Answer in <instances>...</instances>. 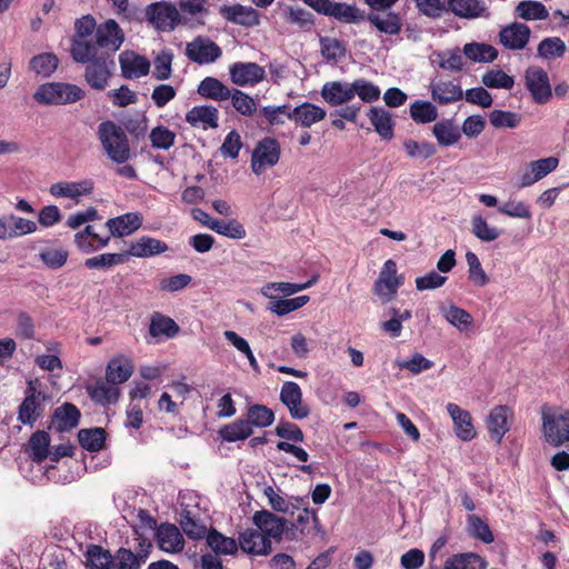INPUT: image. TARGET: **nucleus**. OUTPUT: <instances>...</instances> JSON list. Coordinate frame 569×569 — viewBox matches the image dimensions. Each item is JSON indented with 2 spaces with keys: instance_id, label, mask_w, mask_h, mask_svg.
I'll return each mask as SVG.
<instances>
[{
  "instance_id": "nucleus-1",
  "label": "nucleus",
  "mask_w": 569,
  "mask_h": 569,
  "mask_svg": "<svg viewBox=\"0 0 569 569\" xmlns=\"http://www.w3.org/2000/svg\"><path fill=\"white\" fill-rule=\"evenodd\" d=\"M99 141L107 156L122 164L130 158V146L124 130L111 120L102 121L97 131Z\"/></svg>"
},
{
  "instance_id": "nucleus-2",
  "label": "nucleus",
  "mask_w": 569,
  "mask_h": 569,
  "mask_svg": "<svg viewBox=\"0 0 569 569\" xmlns=\"http://www.w3.org/2000/svg\"><path fill=\"white\" fill-rule=\"evenodd\" d=\"M545 439L553 447L569 441V410L543 407L541 411Z\"/></svg>"
},
{
  "instance_id": "nucleus-3",
  "label": "nucleus",
  "mask_w": 569,
  "mask_h": 569,
  "mask_svg": "<svg viewBox=\"0 0 569 569\" xmlns=\"http://www.w3.org/2000/svg\"><path fill=\"white\" fill-rule=\"evenodd\" d=\"M84 91L71 83L49 82L41 84L33 93L40 104H68L81 100Z\"/></svg>"
},
{
  "instance_id": "nucleus-4",
  "label": "nucleus",
  "mask_w": 569,
  "mask_h": 569,
  "mask_svg": "<svg viewBox=\"0 0 569 569\" xmlns=\"http://www.w3.org/2000/svg\"><path fill=\"white\" fill-rule=\"evenodd\" d=\"M280 144L274 138H263L252 151L251 169L256 174H261L267 168L276 166L280 159Z\"/></svg>"
},
{
  "instance_id": "nucleus-5",
  "label": "nucleus",
  "mask_w": 569,
  "mask_h": 569,
  "mask_svg": "<svg viewBox=\"0 0 569 569\" xmlns=\"http://www.w3.org/2000/svg\"><path fill=\"white\" fill-rule=\"evenodd\" d=\"M147 19L159 31H172L180 23L178 8L169 2H156L148 6Z\"/></svg>"
},
{
  "instance_id": "nucleus-6",
  "label": "nucleus",
  "mask_w": 569,
  "mask_h": 569,
  "mask_svg": "<svg viewBox=\"0 0 569 569\" xmlns=\"http://www.w3.org/2000/svg\"><path fill=\"white\" fill-rule=\"evenodd\" d=\"M525 84L536 103L543 104L550 100L552 89L548 73L541 67L531 66L527 68L525 72Z\"/></svg>"
},
{
  "instance_id": "nucleus-7",
  "label": "nucleus",
  "mask_w": 569,
  "mask_h": 569,
  "mask_svg": "<svg viewBox=\"0 0 569 569\" xmlns=\"http://www.w3.org/2000/svg\"><path fill=\"white\" fill-rule=\"evenodd\" d=\"M113 69V59L109 54H101L99 58L88 62L84 70V79L92 89L103 90L108 86Z\"/></svg>"
},
{
  "instance_id": "nucleus-8",
  "label": "nucleus",
  "mask_w": 569,
  "mask_h": 569,
  "mask_svg": "<svg viewBox=\"0 0 569 569\" xmlns=\"http://www.w3.org/2000/svg\"><path fill=\"white\" fill-rule=\"evenodd\" d=\"M184 53L193 62L209 64L218 60L222 51L211 39L199 36L187 43Z\"/></svg>"
},
{
  "instance_id": "nucleus-9",
  "label": "nucleus",
  "mask_w": 569,
  "mask_h": 569,
  "mask_svg": "<svg viewBox=\"0 0 569 569\" xmlns=\"http://www.w3.org/2000/svg\"><path fill=\"white\" fill-rule=\"evenodd\" d=\"M279 398L292 419L302 420L310 415L309 407L302 400V390L297 382L286 381L281 387Z\"/></svg>"
},
{
  "instance_id": "nucleus-10",
  "label": "nucleus",
  "mask_w": 569,
  "mask_h": 569,
  "mask_svg": "<svg viewBox=\"0 0 569 569\" xmlns=\"http://www.w3.org/2000/svg\"><path fill=\"white\" fill-rule=\"evenodd\" d=\"M229 74L239 87H253L266 78L264 68L256 62H234L229 67Z\"/></svg>"
},
{
  "instance_id": "nucleus-11",
  "label": "nucleus",
  "mask_w": 569,
  "mask_h": 569,
  "mask_svg": "<svg viewBox=\"0 0 569 569\" xmlns=\"http://www.w3.org/2000/svg\"><path fill=\"white\" fill-rule=\"evenodd\" d=\"M401 284V278L397 277L396 262L391 259L387 260L375 282V292L383 299V302H388L395 297Z\"/></svg>"
},
{
  "instance_id": "nucleus-12",
  "label": "nucleus",
  "mask_w": 569,
  "mask_h": 569,
  "mask_svg": "<svg viewBox=\"0 0 569 569\" xmlns=\"http://www.w3.org/2000/svg\"><path fill=\"white\" fill-rule=\"evenodd\" d=\"M530 28L521 22H512L501 28L499 32L500 43L509 50H522L529 42Z\"/></svg>"
},
{
  "instance_id": "nucleus-13",
  "label": "nucleus",
  "mask_w": 569,
  "mask_h": 569,
  "mask_svg": "<svg viewBox=\"0 0 569 569\" xmlns=\"http://www.w3.org/2000/svg\"><path fill=\"white\" fill-rule=\"evenodd\" d=\"M80 418L81 412L77 406L64 402L54 409L49 429H53L57 432H69L78 427Z\"/></svg>"
},
{
  "instance_id": "nucleus-14",
  "label": "nucleus",
  "mask_w": 569,
  "mask_h": 569,
  "mask_svg": "<svg viewBox=\"0 0 569 569\" xmlns=\"http://www.w3.org/2000/svg\"><path fill=\"white\" fill-rule=\"evenodd\" d=\"M26 392V398L19 406L18 420L24 425L33 426L43 409L40 402L41 392L36 389L32 381H29Z\"/></svg>"
},
{
  "instance_id": "nucleus-15",
  "label": "nucleus",
  "mask_w": 569,
  "mask_h": 569,
  "mask_svg": "<svg viewBox=\"0 0 569 569\" xmlns=\"http://www.w3.org/2000/svg\"><path fill=\"white\" fill-rule=\"evenodd\" d=\"M94 39L101 49L116 52L124 41V33L114 20L109 19L104 23L98 26Z\"/></svg>"
},
{
  "instance_id": "nucleus-16",
  "label": "nucleus",
  "mask_w": 569,
  "mask_h": 569,
  "mask_svg": "<svg viewBox=\"0 0 569 569\" xmlns=\"http://www.w3.org/2000/svg\"><path fill=\"white\" fill-rule=\"evenodd\" d=\"M558 164L559 160L556 157L541 158L539 160L529 162L525 172L521 174L519 188L532 186L556 170Z\"/></svg>"
},
{
  "instance_id": "nucleus-17",
  "label": "nucleus",
  "mask_w": 569,
  "mask_h": 569,
  "mask_svg": "<svg viewBox=\"0 0 569 569\" xmlns=\"http://www.w3.org/2000/svg\"><path fill=\"white\" fill-rule=\"evenodd\" d=\"M121 74L126 79H138L144 77L150 71L149 60L136 53L134 51H123L119 56Z\"/></svg>"
},
{
  "instance_id": "nucleus-18",
  "label": "nucleus",
  "mask_w": 569,
  "mask_h": 569,
  "mask_svg": "<svg viewBox=\"0 0 569 569\" xmlns=\"http://www.w3.org/2000/svg\"><path fill=\"white\" fill-rule=\"evenodd\" d=\"M511 417L512 411L507 406H497L491 409L486 423L491 439L497 443H500L503 436L509 431Z\"/></svg>"
},
{
  "instance_id": "nucleus-19",
  "label": "nucleus",
  "mask_w": 569,
  "mask_h": 569,
  "mask_svg": "<svg viewBox=\"0 0 569 569\" xmlns=\"http://www.w3.org/2000/svg\"><path fill=\"white\" fill-rule=\"evenodd\" d=\"M238 547L249 555L264 556L271 551V541L259 530L247 529L238 537Z\"/></svg>"
},
{
  "instance_id": "nucleus-20",
  "label": "nucleus",
  "mask_w": 569,
  "mask_h": 569,
  "mask_svg": "<svg viewBox=\"0 0 569 569\" xmlns=\"http://www.w3.org/2000/svg\"><path fill=\"white\" fill-rule=\"evenodd\" d=\"M322 99L332 107H339L350 102L353 97L352 82L329 81L321 88Z\"/></svg>"
},
{
  "instance_id": "nucleus-21",
  "label": "nucleus",
  "mask_w": 569,
  "mask_h": 569,
  "mask_svg": "<svg viewBox=\"0 0 569 569\" xmlns=\"http://www.w3.org/2000/svg\"><path fill=\"white\" fill-rule=\"evenodd\" d=\"M429 89L432 100L440 106H448L463 98L462 88L450 80H432Z\"/></svg>"
},
{
  "instance_id": "nucleus-22",
  "label": "nucleus",
  "mask_w": 569,
  "mask_h": 569,
  "mask_svg": "<svg viewBox=\"0 0 569 569\" xmlns=\"http://www.w3.org/2000/svg\"><path fill=\"white\" fill-rule=\"evenodd\" d=\"M219 111L213 106H196L186 113V121L194 128L216 129L218 128Z\"/></svg>"
},
{
  "instance_id": "nucleus-23",
  "label": "nucleus",
  "mask_w": 569,
  "mask_h": 569,
  "mask_svg": "<svg viewBox=\"0 0 569 569\" xmlns=\"http://www.w3.org/2000/svg\"><path fill=\"white\" fill-rule=\"evenodd\" d=\"M220 13L228 21L243 27H256L260 23L259 12L252 7L223 6L220 8Z\"/></svg>"
},
{
  "instance_id": "nucleus-24",
  "label": "nucleus",
  "mask_w": 569,
  "mask_h": 569,
  "mask_svg": "<svg viewBox=\"0 0 569 569\" xmlns=\"http://www.w3.org/2000/svg\"><path fill=\"white\" fill-rule=\"evenodd\" d=\"M168 250V244L159 239L151 237H140L131 241L126 254L129 257L148 258L161 254Z\"/></svg>"
},
{
  "instance_id": "nucleus-25",
  "label": "nucleus",
  "mask_w": 569,
  "mask_h": 569,
  "mask_svg": "<svg viewBox=\"0 0 569 569\" xmlns=\"http://www.w3.org/2000/svg\"><path fill=\"white\" fill-rule=\"evenodd\" d=\"M253 522L262 535L280 540L284 530L286 521L268 510L257 511L253 516Z\"/></svg>"
},
{
  "instance_id": "nucleus-26",
  "label": "nucleus",
  "mask_w": 569,
  "mask_h": 569,
  "mask_svg": "<svg viewBox=\"0 0 569 569\" xmlns=\"http://www.w3.org/2000/svg\"><path fill=\"white\" fill-rule=\"evenodd\" d=\"M93 190V182L89 179L82 181H59L50 186L49 192L56 198L78 199L90 194Z\"/></svg>"
},
{
  "instance_id": "nucleus-27",
  "label": "nucleus",
  "mask_w": 569,
  "mask_h": 569,
  "mask_svg": "<svg viewBox=\"0 0 569 569\" xmlns=\"http://www.w3.org/2000/svg\"><path fill=\"white\" fill-rule=\"evenodd\" d=\"M326 110L319 106L310 102H303L293 109L290 108L288 119L293 120L296 123L303 128H309L312 124L326 118Z\"/></svg>"
},
{
  "instance_id": "nucleus-28",
  "label": "nucleus",
  "mask_w": 569,
  "mask_h": 569,
  "mask_svg": "<svg viewBox=\"0 0 569 569\" xmlns=\"http://www.w3.org/2000/svg\"><path fill=\"white\" fill-rule=\"evenodd\" d=\"M447 411L455 423V430L458 438L463 441L473 439L476 431L470 413L458 405L451 402L447 405Z\"/></svg>"
},
{
  "instance_id": "nucleus-29",
  "label": "nucleus",
  "mask_w": 569,
  "mask_h": 569,
  "mask_svg": "<svg viewBox=\"0 0 569 569\" xmlns=\"http://www.w3.org/2000/svg\"><path fill=\"white\" fill-rule=\"evenodd\" d=\"M142 224V217L138 212H128L106 222L111 236L124 237L138 230Z\"/></svg>"
},
{
  "instance_id": "nucleus-30",
  "label": "nucleus",
  "mask_w": 569,
  "mask_h": 569,
  "mask_svg": "<svg viewBox=\"0 0 569 569\" xmlns=\"http://www.w3.org/2000/svg\"><path fill=\"white\" fill-rule=\"evenodd\" d=\"M157 537L159 548L166 552L173 553L183 549V537L174 525H161L158 529Z\"/></svg>"
},
{
  "instance_id": "nucleus-31",
  "label": "nucleus",
  "mask_w": 569,
  "mask_h": 569,
  "mask_svg": "<svg viewBox=\"0 0 569 569\" xmlns=\"http://www.w3.org/2000/svg\"><path fill=\"white\" fill-rule=\"evenodd\" d=\"M199 96L213 101H224L232 94V89L214 77H206L197 88Z\"/></svg>"
},
{
  "instance_id": "nucleus-32",
  "label": "nucleus",
  "mask_w": 569,
  "mask_h": 569,
  "mask_svg": "<svg viewBox=\"0 0 569 569\" xmlns=\"http://www.w3.org/2000/svg\"><path fill=\"white\" fill-rule=\"evenodd\" d=\"M376 132L385 140H391L395 136L391 113L382 108L371 107L367 113Z\"/></svg>"
},
{
  "instance_id": "nucleus-33",
  "label": "nucleus",
  "mask_w": 569,
  "mask_h": 569,
  "mask_svg": "<svg viewBox=\"0 0 569 569\" xmlns=\"http://www.w3.org/2000/svg\"><path fill=\"white\" fill-rule=\"evenodd\" d=\"M180 331L177 322L160 312H154L151 316L150 325H149V335L158 339L160 337H164L167 339L174 338Z\"/></svg>"
},
{
  "instance_id": "nucleus-34",
  "label": "nucleus",
  "mask_w": 569,
  "mask_h": 569,
  "mask_svg": "<svg viewBox=\"0 0 569 569\" xmlns=\"http://www.w3.org/2000/svg\"><path fill=\"white\" fill-rule=\"evenodd\" d=\"M132 373V361L123 357L111 359L106 368V379L108 382L116 386L129 380Z\"/></svg>"
},
{
  "instance_id": "nucleus-35",
  "label": "nucleus",
  "mask_w": 569,
  "mask_h": 569,
  "mask_svg": "<svg viewBox=\"0 0 569 569\" xmlns=\"http://www.w3.org/2000/svg\"><path fill=\"white\" fill-rule=\"evenodd\" d=\"M366 19L370 21L380 32L397 36L402 28L401 18L398 13L388 11L386 13L370 12Z\"/></svg>"
},
{
  "instance_id": "nucleus-36",
  "label": "nucleus",
  "mask_w": 569,
  "mask_h": 569,
  "mask_svg": "<svg viewBox=\"0 0 569 569\" xmlns=\"http://www.w3.org/2000/svg\"><path fill=\"white\" fill-rule=\"evenodd\" d=\"M448 8L458 17L475 19L488 16L487 7L479 0H448Z\"/></svg>"
},
{
  "instance_id": "nucleus-37",
  "label": "nucleus",
  "mask_w": 569,
  "mask_h": 569,
  "mask_svg": "<svg viewBox=\"0 0 569 569\" xmlns=\"http://www.w3.org/2000/svg\"><path fill=\"white\" fill-rule=\"evenodd\" d=\"M486 560L477 553L465 552L457 553L449 557L443 565L442 569H486ZM429 569H439L438 567H430Z\"/></svg>"
},
{
  "instance_id": "nucleus-38",
  "label": "nucleus",
  "mask_w": 569,
  "mask_h": 569,
  "mask_svg": "<svg viewBox=\"0 0 569 569\" xmlns=\"http://www.w3.org/2000/svg\"><path fill=\"white\" fill-rule=\"evenodd\" d=\"M50 435L44 430H37L31 435L27 451L32 461L40 463L50 456Z\"/></svg>"
},
{
  "instance_id": "nucleus-39",
  "label": "nucleus",
  "mask_w": 569,
  "mask_h": 569,
  "mask_svg": "<svg viewBox=\"0 0 569 569\" xmlns=\"http://www.w3.org/2000/svg\"><path fill=\"white\" fill-rule=\"evenodd\" d=\"M87 391L92 400L101 405L116 403L119 399L120 391L116 385H111L103 380H98L94 385L88 386Z\"/></svg>"
},
{
  "instance_id": "nucleus-40",
  "label": "nucleus",
  "mask_w": 569,
  "mask_h": 569,
  "mask_svg": "<svg viewBox=\"0 0 569 569\" xmlns=\"http://www.w3.org/2000/svg\"><path fill=\"white\" fill-rule=\"evenodd\" d=\"M208 547L216 555L232 556L238 551V543L233 538L226 537L214 528H211L206 536Z\"/></svg>"
},
{
  "instance_id": "nucleus-41",
  "label": "nucleus",
  "mask_w": 569,
  "mask_h": 569,
  "mask_svg": "<svg viewBox=\"0 0 569 569\" xmlns=\"http://www.w3.org/2000/svg\"><path fill=\"white\" fill-rule=\"evenodd\" d=\"M141 550L133 553L130 549L120 548L117 552L116 569H140L150 552L151 543H147L146 548L141 545Z\"/></svg>"
},
{
  "instance_id": "nucleus-42",
  "label": "nucleus",
  "mask_w": 569,
  "mask_h": 569,
  "mask_svg": "<svg viewBox=\"0 0 569 569\" xmlns=\"http://www.w3.org/2000/svg\"><path fill=\"white\" fill-rule=\"evenodd\" d=\"M515 14L526 21L546 20L549 11L546 6L536 0H522L515 8Z\"/></svg>"
},
{
  "instance_id": "nucleus-43",
  "label": "nucleus",
  "mask_w": 569,
  "mask_h": 569,
  "mask_svg": "<svg viewBox=\"0 0 569 569\" xmlns=\"http://www.w3.org/2000/svg\"><path fill=\"white\" fill-rule=\"evenodd\" d=\"M328 16L343 23H358L366 20V16L360 9L346 2H332Z\"/></svg>"
},
{
  "instance_id": "nucleus-44",
  "label": "nucleus",
  "mask_w": 569,
  "mask_h": 569,
  "mask_svg": "<svg viewBox=\"0 0 569 569\" xmlns=\"http://www.w3.org/2000/svg\"><path fill=\"white\" fill-rule=\"evenodd\" d=\"M432 133L438 143L443 147L456 144L461 138V131L451 120L437 122L432 128Z\"/></svg>"
},
{
  "instance_id": "nucleus-45",
  "label": "nucleus",
  "mask_w": 569,
  "mask_h": 569,
  "mask_svg": "<svg viewBox=\"0 0 569 569\" xmlns=\"http://www.w3.org/2000/svg\"><path fill=\"white\" fill-rule=\"evenodd\" d=\"M463 54L473 62H492L498 57V50L491 44L470 42L463 47Z\"/></svg>"
},
{
  "instance_id": "nucleus-46",
  "label": "nucleus",
  "mask_w": 569,
  "mask_h": 569,
  "mask_svg": "<svg viewBox=\"0 0 569 569\" xmlns=\"http://www.w3.org/2000/svg\"><path fill=\"white\" fill-rule=\"evenodd\" d=\"M97 40L93 42L88 39H73L71 43V56L76 62L88 63L99 58Z\"/></svg>"
},
{
  "instance_id": "nucleus-47",
  "label": "nucleus",
  "mask_w": 569,
  "mask_h": 569,
  "mask_svg": "<svg viewBox=\"0 0 569 569\" xmlns=\"http://www.w3.org/2000/svg\"><path fill=\"white\" fill-rule=\"evenodd\" d=\"M253 430L250 423L242 419L228 423L218 431L220 438L228 442L244 440L249 438Z\"/></svg>"
},
{
  "instance_id": "nucleus-48",
  "label": "nucleus",
  "mask_w": 569,
  "mask_h": 569,
  "mask_svg": "<svg viewBox=\"0 0 569 569\" xmlns=\"http://www.w3.org/2000/svg\"><path fill=\"white\" fill-rule=\"evenodd\" d=\"M318 280L319 276L315 274L311 277V279L303 283L270 282L262 288V295L270 299H273V297L270 295V290H274L280 291L286 296H291L312 287L315 283L318 282Z\"/></svg>"
},
{
  "instance_id": "nucleus-49",
  "label": "nucleus",
  "mask_w": 569,
  "mask_h": 569,
  "mask_svg": "<svg viewBox=\"0 0 569 569\" xmlns=\"http://www.w3.org/2000/svg\"><path fill=\"white\" fill-rule=\"evenodd\" d=\"M128 254L126 252L119 253H102L84 260V266L90 270H108L114 266L126 263Z\"/></svg>"
},
{
  "instance_id": "nucleus-50",
  "label": "nucleus",
  "mask_w": 569,
  "mask_h": 569,
  "mask_svg": "<svg viewBox=\"0 0 569 569\" xmlns=\"http://www.w3.org/2000/svg\"><path fill=\"white\" fill-rule=\"evenodd\" d=\"M81 447L88 451H99L106 442V431L102 428L81 429L78 432Z\"/></svg>"
},
{
  "instance_id": "nucleus-51",
  "label": "nucleus",
  "mask_w": 569,
  "mask_h": 569,
  "mask_svg": "<svg viewBox=\"0 0 569 569\" xmlns=\"http://www.w3.org/2000/svg\"><path fill=\"white\" fill-rule=\"evenodd\" d=\"M410 117L416 123H429L438 118V110L430 101L416 100L410 106Z\"/></svg>"
},
{
  "instance_id": "nucleus-52",
  "label": "nucleus",
  "mask_w": 569,
  "mask_h": 569,
  "mask_svg": "<svg viewBox=\"0 0 569 569\" xmlns=\"http://www.w3.org/2000/svg\"><path fill=\"white\" fill-rule=\"evenodd\" d=\"M446 320L459 331L467 330L473 322L472 316L465 309L450 305L448 308H441Z\"/></svg>"
},
{
  "instance_id": "nucleus-53",
  "label": "nucleus",
  "mask_w": 569,
  "mask_h": 569,
  "mask_svg": "<svg viewBox=\"0 0 569 569\" xmlns=\"http://www.w3.org/2000/svg\"><path fill=\"white\" fill-rule=\"evenodd\" d=\"M274 421V412L263 405H252L247 411V422L250 427L264 428Z\"/></svg>"
},
{
  "instance_id": "nucleus-54",
  "label": "nucleus",
  "mask_w": 569,
  "mask_h": 569,
  "mask_svg": "<svg viewBox=\"0 0 569 569\" xmlns=\"http://www.w3.org/2000/svg\"><path fill=\"white\" fill-rule=\"evenodd\" d=\"M319 42L321 54L328 62H336L346 57L347 49L342 41L336 38L321 37Z\"/></svg>"
},
{
  "instance_id": "nucleus-55",
  "label": "nucleus",
  "mask_w": 569,
  "mask_h": 569,
  "mask_svg": "<svg viewBox=\"0 0 569 569\" xmlns=\"http://www.w3.org/2000/svg\"><path fill=\"white\" fill-rule=\"evenodd\" d=\"M112 563V556L109 551L97 545L88 547L86 552V565L91 569H109Z\"/></svg>"
},
{
  "instance_id": "nucleus-56",
  "label": "nucleus",
  "mask_w": 569,
  "mask_h": 569,
  "mask_svg": "<svg viewBox=\"0 0 569 569\" xmlns=\"http://www.w3.org/2000/svg\"><path fill=\"white\" fill-rule=\"evenodd\" d=\"M566 43L559 37H549L540 41L537 53L543 59L561 58L566 52Z\"/></svg>"
},
{
  "instance_id": "nucleus-57",
  "label": "nucleus",
  "mask_w": 569,
  "mask_h": 569,
  "mask_svg": "<svg viewBox=\"0 0 569 569\" xmlns=\"http://www.w3.org/2000/svg\"><path fill=\"white\" fill-rule=\"evenodd\" d=\"M309 300V296H299L291 299L273 298L272 301H270L268 309L278 316H284L289 312L300 309L307 305Z\"/></svg>"
},
{
  "instance_id": "nucleus-58",
  "label": "nucleus",
  "mask_w": 569,
  "mask_h": 569,
  "mask_svg": "<svg viewBox=\"0 0 569 569\" xmlns=\"http://www.w3.org/2000/svg\"><path fill=\"white\" fill-rule=\"evenodd\" d=\"M211 230L234 240L243 239L247 234L244 227L236 219L229 221L217 219L212 222Z\"/></svg>"
},
{
  "instance_id": "nucleus-59",
  "label": "nucleus",
  "mask_w": 569,
  "mask_h": 569,
  "mask_svg": "<svg viewBox=\"0 0 569 569\" xmlns=\"http://www.w3.org/2000/svg\"><path fill=\"white\" fill-rule=\"evenodd\" d=\"M353 97L358 96L359 99L365 103H371L380 98V88L363 79L359 78L352 81Z\"/></svg>"
},
{
  "instance_id": "nucleus-60",
  "label": "nucleus",
  "mask_w": 569,
  "mask_h": 569,
  "mask_svg": "<svg viewBox=\"0 0 569 569\" xmlns=\"http://www.w3.org/2000/svg\"><path fill=\"white\" fill-rule=\"evenodd\" d=\"M471 226V232L475 234V237L485 242L495 241L501 234V230L495 227H490L485 218H482L480 214L472 217Z\"/></svg>"
},
{
  "instance_id": "nucleus-61",
  "label": "nucleus",
  "mask_w": 569,
  "mask_h": 569,
  "mask_svg": "<svg viewBox=\"0 0 569 569\" xmlns=\"http://www.w3.org/2000/svg\"><path fill=\"white\" fill-rule=\"evenodd\" d=\"M481 82L487 88L492 89H511L515 80L501 69H492L482 74Z\"/></svg>"
},
{
  "instance_id": "nucleus-62",
  "label": "nucleus",
  "mask_w": 569,
  "mask_h": 569,
  "mask_svg": "<svg viewBox=\"0 0 569 569\" xmlns=\"http://www.w3.org/2000/svg\"><path fill=\"white\" fill-rule=\"evenodd\" d=\"M468 264V279L478 287H485L489 282V277L485 272L481 262L475 252L466 253Z\"/></svg>"
},
{
  "instance_id": "nucleus-63",
  "label": "nucleus",
  "mask_w": 569,
  "mask_h": 569,
  "mask_svg": "<svg viewBox=\"0 0 569 569\" xmlns=\"http://www.w3.org/2000/svg\"><path fill=\"white\" fill-rule=\"evenodd\" d=\"M69 252L62 247L59 248H46L40 251V260L52 270L60 269L68 260Z\"/></svg>"
},
{
  "instance_id": "nucleus-64",
  "label": "nucleus",
  "mask_w": 569,
  "mask_h": 569,
  "mask_svg": "<svg viewBox=\"0 0 569 569\" xmlns=\"http://www.w3.org/2000/svg\"><path fill=\"white\" fill-rule=\"evenodd\" d=\"M58 58L53 53H42L30 60V68L40 76L49 77L58 67Z\"/></svg>"
}]
</instances>
